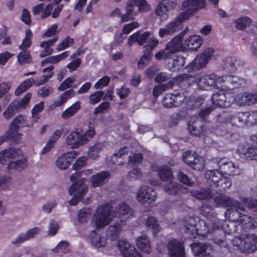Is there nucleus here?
<instances>
[{"mask_svg": "<svg viewBox=\"0 0 257 257\" xmlns=\"http://www.w3.org/2000/svg\"><path fill=\"white\" fill-rule=\"evenodd\" d=\"M115 216L119 218H127L131 215V209L130 207L125 203L121 202L118 204L113 211Z\"/></svg>", "mask_w": 257, "mask_h": 257, "instance_id": "72a5a7b5", "label": "nucleus"}, {"mask_svg": "<svg viewBox=\"0 0 257 257\" xmlns=\"http://www.w3.org/2000/svg\"><path fill=\"white\" fill-rule=\"evenodd\" d=\"M233 244L242 252H253L257 250V237L254 234H248L242 239L237 238L234 240Z\"/></svg>", "mask_w": 257, "mask_h": 257, "instance_id": "39448f33", "label": "nucleus"}, {"mask_svg": "<svg viewBox=\"0 0 257 257\" xmlns=\"http://www.w3.org/2000/svg\"><path fill=\"white\" fill-rule=\"evenodd\" d=\"M53 68L54 67L53 66L51 65L48 67L45 68L43 70V72L46 73L47 72H50V74L48 75H44L42 76V77L40 78L37 79L36 80H34L33 78H31L32 81V84H34L36 86H40L44 84L52 76L53 72H52V71Z\"/></svg>", "mask_w": 257, "mask_h": 257, "instance_id": "ea45409f", "label": "nucleus"}, {"mask_svg": "<svg viewBox=\"0 0 257 257\" xmlns=\"http://www.w3.org/2000/svg\"><path fill=\"white\" fill-rule=\"evenodd\" d=\"M174 94L171 93L166 94L163 99V106L166 108H172L175 106Z\"/></svg>", "mask_w": 257, "mask_h": 257, "instance_id": "0e129e2a", "label": "nucleus"}, {"mask_svg": "<svg viewBox=\"0 0 257 257\" xmlns=\"http://www.w3.org/2000/svg\"><path fill=\"white\" fill-rule=\"evenodd\" d=\"M206 0H186L183 2L182 6L186 9V11L180 13V16L182 15L188 19L198 10L204 8L206 6Z\"/></svg>", "mask_w": 257, "mask_h": 257, "instance_id": "6e6552de", "label": "nucleus"}, {"mask_svg": "<svg viewBox=\"0 0 257 257\" xmlns=\"http://www.w3.org/2000/svg\"><path fill=\"white\" fill-rule=\"evenodd\" d=\"M85 182V179L80 178L77 181L73 183L69 190V194L75 196L83 197L88 191V188Z\"/></svg>", "mask_w": 257, "mask_h": 257, "instance_id": "4be33fe9", "label": "nucleus"}, {"mask_svg": "<svg viewBox=\"0 0 257 257\" xmlns=\"http://www.w3.org/2000/svg\"><path fill=\"white\" fill-rule=\"evenodd\" d=\"M222 172L217 169L207 170L205 172L204 177L207 183L212 188L219 187V180L222 177Z\"/></svg>", "mask_w": 257, "mask_h": 257, "instance_id": "393cba45", "label": "nucleus"}, {"mask_svg": "<svg viewBox=\"0 0 257 257\" xmlns=\"http://www.w3.org/2000/svg\"><path fill=\"white\" fill-rule=\"evenodd\" d=\"M236 104L239 106H250L257 103V93H250L248 92L241 93L235 98Z\"/></svg>", "mask_w": 257, "mask_h": 257, "instance_id": "f3484780", "label": "nucleus"}, {"mask_svg": "<svg viewBox=\"0 0 257 257\" xmlns=\"http://www.w3.org/2000/svg\"><path fill=\"white\" fill-rule=\"evenodd\" d=\"M191 249L196 257H212V249L209 244L203 243H193Z\"/></svg>", "mask_w": 257, "mask_h": 257, "instance_id": "a211bd4d", "label": "nucleus"}, {"mask_svg": "<svg viewBox=\"0 0 257 257\" xmlns=\"http://www.w3.org/2000/svg\"><path fill=\"white\" fill-rule=\"evenodd\" d=\"M226 81L227 84H224V87L231 89L244 87L246 85L245 79L238 77L236 76L227 75Z\"/></svg>", "mask_w": 257, "mask_h": 257, "instance_id": "c85d7f7f", "label": "nucleus"}, {"mask_svg": "<svg viewBox=\"0 0 257 257\" xmlns=\"http://www.w3.org/2000/svg\"><path fill=\"white\" fill-rule=\"evenodd\" d=\"M0 163L3 164L8 163V169L22 171L26 166V159L23 156H19L13 150H5L0 152Z\"/></svg>", "mask_w": 257, "mask_h": 257, "instance_id": "f257e3e1", "label": "nucleus"}, {"mask_svg": "<svg viewBox=\"0 0 257 257\" xmlns=\"http://www.w3.org/2000/svg\"><path fill=\"white\" fill-rule=\"evenodd\" d=\"M80 108V102L79 101L76 102L74 104L64 111L62 113L61 116L64 119L69 118L75 115Z\"/></svg>", "mask_w": 257, "mask_h": 257, "instance_id": "09e8293b", "label": "nucleus"}, {"mask_svg": "<svg viewBox=\"0 0 257 257\" xmlns=\"http://www.w3.org/2000/svg\"><path fill=\"white\" fill-rule=\"evenodd\" d=\"M147 229L151 230L154 234H156L160 230V226L157 219L153 216L148 217L146 220Z\"/></svg>", "mask_w": 257, "mask_h": 257, "instance_id": "49530a36", "label": "nucleus"}, {"mask_svg": "<svg viewBox=\"0 0 257 257\" xmlns=\"http://www.w3.org/2000/svg\"><path fill=\"white\" fill-rule=\"evenodd\" d=\"M130 149L126 147L120 148L117 152L114 153L112 157L111 161L115 165H122L123 164V156L125 154H128Z\"/></svg>", "mask_w": 257, "mask_h": 257, "instance_id": "f704fd0d", "label": "nucleus"}, {"mask_svg": "<svg viewBox=\"0 0 257 257\" xmlns=\"http://www.w3.org/2000/svg\"><path fill=\"white\" fill-rule=\"evenodd\" d=\"M176 6V4L173 1L163 0L158 6L156 11V14L160 17L162 20L167 18V13L173 10Z\"/></svg>", "mask_w": 257, "mask_h": 257, "instance_id": "2eb2a0df", "label": "nucleus"}, {"mask_svg": "<svg viewBox=\"0 0 257 257\" xmlns=\"http://www.w3.org/2000/svg\"><path fill=\"white\" fill-rule=\"evenodd\" d=\"M188 20L184 15L180 16V14L173 21L166 25V27L171 35L180 29L181 24Z\"/></svg>", "mask_w": 257, "mask_h": 257, "instance_id": "c9c22d12", "label": "nucleus"}, {"mask_svg": "<svg viewBox=\"0 0 257 257\" xmlns=\"http://www.w3.org/2000/svg\"><path fill=\"white\" fill-rule=\"evenodd\" d=\"M190 167L195 170H202L205 167V160L202 157L197 155Z\"/></svg>", "mask_w": 257, "mask_h": 257, "instance_id": "5fc2aeb1", "label": "nucleus"}, {"mask_svg": "<svg viewBox=\"0 0 257 257\" xmlns=\"http://www.w3.org/2000/svg\"><path fill=\"white\" fill-rule=\"evenodd\" d=\"M242 203L247 206L249 209L255 211L257 210V200L250 198H243Z\"/></svg>", "mask_w": 257, "mask_h": 257, "instance_id": "774afa93", "label": "nucleus"}, {"mask_svg": "<svg viewBox=\"0 0 257 257\" xmlns=\"http://www.w3.org/2000/svg\"><path fill=\"white\" fill-rule=\"evenodd\" d=\"M69 51L64 52L60 55L56 56H49L41 62V64H44L45 63H52L54 64L59 62L61 60L66 58L69 54Z\"/></svg>", "mask_w": 257, "mask_h": 257, "instance_id": "8fccbe9b", "label": "nucleus"}, {"mask_svg": "<svg viewBox=\"0 0 257 257\" xmlns=\"http://www.w3.org/2000/svg\"><path fill=\"white\" fill-rule=\"evenodd\" d=\"M34 122L32 121L31 122H29L27 120V117L26 116L22 115H19L13 120L11 124L15 126H17L18 128L20 127H31L34 124Z\"/></svg>", "mask_w": 257, "mask_h": 257, "instance_id": "37998d69", "label": "nucleus"}, {"mask_svg": "<svg viewBox=\"0 0 257 257\" xmlns=\"http://www.w3.org/2000/svg\"><path fill=\"white\" fill-rule=\"evenodd\" d=\"M76 79L74 77H69L64 80L61 85L58 87L59 91H64L68 88H75L77 87L76 84H74Z\"/></svg>", "mask_w": 257, "mask_h": 257, "instance_id": "603ef678", "label": "nucleus"}, {"mask_svg": "<svg viewBox=\"0 0 257 257\" xmlns=\"http://www.w3.org/2000/svg\"><path fill=\"white\" fill-rule=\"evenodd\" d=\"M202 44V39L200 36H191L183 42V48L186 51H196Z\"/></svg>", "mask_w": 257, "mask_h": 257, "instance_id": "b1692460", "label": "nucleus"}, {"mask_svg": "<svg viewBox=\"0 0 257 257\" xmlns=\"http://www.w3.org/2000/svg\"><path fill=\"white\" fill-rule=\"evenodd\" d=\"M32 85V81L31 79H28L23 82L21 85L16 89L15 94L17 96L21 95L24 91L28 90Z\"/></svg>", "mask_w": 257, "mask_h": 257, "instance_id": "680f3d73", "label": "nucleus"}, {"mask_svg": "<svg viewBox=\"0 0 257 257\" xmlns=\"http://www.w3.org/2000/svg\"><path fill=\"white\" fill-rule=\"evenodd\" d=\"M188 129L191 134L196 137L203 136L206 133L204 122L199 118L189 121Z\"/></svg>", "mask_w": 257, "mask_h": 257, "instance_id": "412c9836", "label": "nucleus"}, {"mask_svg": "<svg viewBox=\"0 0 257 257\" xmlns=\"http://www.w3.org/2000/svg\"><path fill=\"white\" fill-rule=\"evenodd\" d=\"M150 9L146 0H128L126 6V12L136 16L138 12H145Z\"/></svg>", "mask_w": 257, "mask_h": 257, "instance_id": "f8f14e48", "label": "nucleus"}, {"mask_svg": "<svg viewBox=\"0 0 257 257\" xmlns=\"http://www.w3.org/2000/svg\"><path fill=\"white\" fill-rule=\"evenodd\" d=\"M111 206L107 205H101L97 208L93 220L96 228H103L112 221L113 216L111 214Z\"/></svg>", "mask_w": 257, "mask_h": 257, "instance_id": "7ed1b4c3", "label": "nucleus"}, {"mask_svg": "<svg viewBox=\"0 0 257 257\" xmlns=\"http://www.w3.org/2000/svg\"><path fill=\"white\" fill-rule=\"evenodd\" d=\"M78 155V153L76 151L63 154L56 160V165L60 170H66Z\"/></svg>", "mask_w": 257, "mask_h": 257, "instance_id": "dca6fc26", "label": "nucleus"}, {"mask_svg": "<svg viewBox=\"0 0 257 257\" xmlns=\"http://www.w3.org/2000/svg\"><path fill=\"white\" fill-rule=\"evenodd\" d=\"M197 155V154L192 153L190 151H186L183 154V160L188 166H190Z\"/></svg>", "mask_w": 257, "mask_h": 257, "instance_id": "69168bd1", "label": "nucleus"}, {"mask_svg": "<svg viewBox=\"0 0 257 257\" xmlns=\"http://www.w3.org/2000/svg\"><path fill=\"white\" fill-rule=\"evenodd\" d=\"M211 100L214 105L225 107L229 106L235 98L230 93L219 91L212 96Z\"/></svg>", "mask_w": 257, "mask_h": 257, "instance_id": "9b49d317", "label": "nucleus"}, {"mask_svg": "<svg viewBox=\"0 0 257 257\" xmlns=\"http://www.w3.org/2000/svg\"><path fill=\"white\" fill-rule=\"evenodd\" d=\"M246 115L244 112H239L231 116V122L232 125L241 127L246 124Z\"/></svg>", "mask_w": 257, "mask_h": 257, "instance_id": "de8ad7c7", "label": "nucleus"}, {"mask_svg": "<svg viewBox=\"0 0 257 257\" xmlns=\"http://www.w3.org/2000/svg\"><path fill=\"white\" fill-rule=\"evenodd\" d=\"M75 91L73 89L65 91L60 95L59 99L54 102V105L56 107H59L63 105L68 99L73 97L75 95Z\"/></svg>", "mask_w": 257, "mask_h": 257, "instance_id": "a19ab883", "label": "nucleus"}, {"mask_svg": "<svg viewBox=\"0 0 257 257\" xmlns=\"http://www.w3.org/2000/svg\"><path fill=\"white\" fill-rule=\"evenodd\" d=\"M152 169L154 171H158L160 179L164 182H170L173 181L174 176L173 171L168 166L157 167L155 165H152Z\"/></svg>", "mask_w": 257, "mask_h": 257, "instance_id": "5701e85b", "label": "nucleus"}, {"mask_svg": "<svg viewBox=\"0 0 257 257\" xmlns=\"http://www.w3.org/2000/svg\"><path fill=\"white\" fill-rule=\"evenodd\" d=\"M121 231V224L116 223L108 227L106 231V236L108 239L111 240H116L118 238Z\"/></svg>", "mask_w": 257, "mask_h": 257, "instance_id": "473e14b6", "label": "nucleus"}, {"mask_svg": "<svg viewBox=\"0 0 257 257\" xmlns=\"http://www.w3.org/2000/svg\"><path fill=\"white\" fill-rule=\"evenodd\" d=\"M251 23V19L247 17L239 18L234 21L235 27L239 30H242Z\"/></svg>", "mask_w": 257, "mask_h": 257, "instance_id": "6e6d98bb", "label": "nucleus"}, {"mask_svg": "<svg viewBox=\"0 0 257 257\" xmlns=\"http://www.w3.org/2000/svg\"><path fill=\"white\" fill-rule=\"evenodd\" d=\"M19 130L17 126L11 123L6 135L4 136L6 137V140L10 139L15 142L19 141L21 136V134L19 133Z\"/></svg>", "mask_w": 257, "mask_h": 257, "instance_id": "c03bdc74", "label": "nucleus"}, {"mask_svg": "<svg viewBox=\"0 0 257 257\" xmlns=\"http://www.w3.org/2000/svg\"><path fill=\"white\" fill-rule=\"evenodd\" d=\"M173 84L171 81L168 83L157 85L153 89V94L155 96H158L163 92L166 91L169 88H171Z\"/></svg>", "mask_w": 257, "mask_h": 257, "instance_id": "052dcab7", "label": "nucleus"}, {"mask_svg": "<svg viewBox=\"0 0 257 257\" xmlns=\"http://www.w3.org/2000/svg\"><path fill=\"white\" fill-rule=\"evenodd\" d=\"M215 75H205L201 77L198 82V86L200 89L208 90L215 87Z\"/></svg>", "mask_w": 257, "mask_h": 257, "instance_id": "7c9ffc66", "label": "nucleus"}, {"mask_svg": "<svg viewBox=\"0 0 257 257\" xmlns=\"http://www.w3.org/2000/svg\"><path fill=\"white\" fill-rule=\"evenodd\" d=\"M44 107V103L43 102H41L38 104H36L33 108L32 111L33 121L35 123L40 118L39 112L42 111Z\"/></svg>", "mask_w": 257, "mask_h": 257, "instance_id": "e2e57ef3", "label": "nucleus"}, {"mask_svg": "<svg viewBox=\"0 0 257 257\" xmlns=\"http://www.w3.org/2000/svg\"><path fill=\"white\" fill-rule=\"evenodd\" d=\"M242 210H238V208L234 209V211L228 217L232 220H236L238 225L241 228H251L254 227V220L250 216L245 214V208L242 203H240Z\"/></svg>", "mask_w": 257, "mask_h": 257, "instance_id": "20e7f679", "label": "nucleus"}, {"mask_svg": "<svg viewBox=\"0 0 257 257\" xmlns=\"http://www.w3.org/2000/svg\"><path fill=\"white\" fill-rule=\"evenodd\" d=\"M57 39L58 37H55L48 41H44L40 44V47L44 49V50L40 54V56L41 57H45V56L52 54L53 49L50 48V46H53Z\"/></svg>", "mask_w": 257, "mask_h": 257, "instance_id": "58836bf2", "label": "nucleus"}, {"mask_svg": "<svg viewBox=\"0 0 257 257\" xmlns=\"http://www.w3.org/2000/svg\"><path fill=\"white\" fill-rule=\"evenodd\" d=\"M18 60L20 64L31 63L33 62L29 52L23 51L20 52L17 56Z\"/></svg>", "mask_w": 257, "mask_h": 257, "instance_id": "13d9d810", "label": "nucleus"}, {"mask_svg": "<svg viewBox=\"0 0 257 257\" xmlns=\"http://www.w3.org/2000/svg\"><path fill=\"white\" fill-rule=\"evenodd\" d=\"M177 177L178 180L180 182L187 186H192L195 183L194 182L191 180L186 174L180 170L178 172Z\"/></svg>", "mask_w": 257, "mask_h": 257, "instance_id": "4d7b16f0", "label": "nucleus"}, {"mask_svg": "<svg viewBox=\"0 0 257 257\" xmlns=\"http://www.w3.org/2000/svg\"><path fill=\"white\" fill-rule=\"evenodd\" d=\"M104 147L103 143L99 142L95 144L89 149L88 152V157L91 159H96L99 157V153L102 151Z\"/></svg>", "mask_w": 257, "mask_h": 257, "instance_id": "79ce46f5", "label": "nucleus"}, {"mask_svg": "<svg viewBox=\"0 0 257 257\" xmlns=\"http://www.w3.org/2000/svg\"><path fill=\"white\" fill-rule=\"evenodd\" d=\"M211 58V56L209 52L204 51L201 55H198L194 59L193 62L189 64H206L208 63Z\"/></svg>", "mask_w": 257, "mask_h": 257, "instance_id": "864d4df0", "label": "nucleus"}, {"mask_svg": "<svg viewBox=\"0 0 257 257\" xmlns=\"http://www.w3.org/2000/svg\"><path fill=\"white\" fill-rule=\"evenodd\" d=\"M239 156L243 159H247L257 161V147L249 145H240L237 149Z\"/></svg>", "mask_w": 257, "mask_h": 257, "instance_id": "aec40b11", "label": "nucleus"}, {"mask_svg": "<svg viewBox=\"0 0 257 257\" xmlns=\"http://www.w3.org/2000/svg\"><path fill=\"white\" fill-rule=\"evenodd\" d=\"M172 55L169 50L166 47L165 49L157 53L155 56L157 59L160 60L170 58Z\"/></svg>", "mask_w": 257, "mask_h": 257, "instance_id": "338daca9", "label": "nucleus"}, {"mask_svg": "<svg viewBox=\"0 0 257 257\" xmlns=\"http://www.w3.org/2000/svg\"><path fill=\"white\" fill-rule=\"evenodd\" d=\"M170 257H185L184 243L176 239L170 240L167 245Z\"/></svg>", "mask_w": 257, "mask_h": 257, "instance_id": "ddd939ff", "label": "nucleus"}, {"mask_svg": "<svg viewBox=\"0 0 257 257\" xmlns=\"http://www.w3.org/2000/svg\"><path fill=\"white\" fill-rule=\"evenodd\" d=\"M69 243L66 241H61L58 245L52 249V251L55 253L62 252L66 253L69 252Z\"/></svg>", "mask_w": 257, "mask_h": 257, "instance_id": "bf43d9fd", "label": "nucleus"}, {"mask_svg": "<svg viewBox=\"0 0 257 257\" xmlns=\"http://www.w3.org/2000/svg\"><path fill=\"white\" fill-rule=\"evenodd\" d=\"M216 191L213 189L200 188L190 192L191 195L199 200H208L215 196Z\"/></svg>", "mask_w": 257, "mask_h": 257, "instance_id": "cd10ccee", "label": "nucleus"}, {"mask_svg": "<svg viewBox=\"0 0 257 257\" xmlns=\"http://www.w3.org/2000/svg\"><path fill=\"white\" fill-rule=\"evenodd\" d=\"M118 247L122 254L125 257H141L140 254L136 251L135 247L125 240H119Z\"/></svg>", "mask_w": 257, "mask_h": 257, "instance_id": "6ab92c4d", "label": "nucleus"}, {"mask_svg": "<svg viewBox=\"0 0 257 257\" xmlns=\"http://www.w3.org/2000/svg\"><path fill=\"white\" fill-rule=\"evenodd\" d=\"M94 135L95 130L93 127H90L85 133L81 129L77 128L67 137L66 142L71 148L77 149L87 144Z\"/></svg>", "mask_w": 257, "mask_h": 257, "instance_id": "f03ea898", "label": "nucleus"}, {"mask_svg": "<svg viewBox=\"0 0 257 257\" xmlns=\"http://www.w3.org/2000/svg\"><path fill=\"white\" fill-rule=\"evenodd\" d=\"M156 198V192L151 187L146 186L140 188L137 196L138 201L144 205L153 203Z\"/></svg>", "mask_w": 257, "mask_h": 257, "instance_id": "9d476101", "label": "nucleus"}, {"mask_svg": "<svg viewBox=\"0 0 257 257\" xmlns=\"http://www.w3.org/2000/svg\"><path fill=\"white\" fill-rule=\"evenodd\" d=\"M186 32V30L182 32L179 35L173 38L170 42L167 43L166 47L172 54L178 51L184 50L183 43H182L181 40Z\"/></svg>", "mask_w": 257, "mask_h": 257, "instance_id": "a878e982", "label": "nucleus"}, {"mask_svg": "<svg viewBox=\"0 0 257 257\" xmlns=\"http://www.w3.org/2000/svg\"><path fill=\"white\" fill-rule=\"evenodd\" d=\"M31 97L32 94L28 93L23 99H16L13 101L4 112L5 118L9 119L12 118L17 111L22 108H25Z\"/></svg>", "mask_w": 257, "mask_h": 257, "instance_id": "423d86ee", "label": "nucleus"}, {"mask_svg": "<svg viewBox=\"0 0 257 257\" xmlns=\"http://www.w3.org/2000/svg\"><path fill=\"white\" fill-rule=\"evenodd\" d=\"M182 187L180 184L172 181L168 182L164 185V190L168 194L175 195L180 191Z\"/></svg>", "mask_w": 257, "mask_h": 257, "instance_id": "a18cd8bd", "label": "nucleus"}, {"mask_svg": "<svg viewBox=\"0 0 257 257\" xmlns=\"http://www.w3.org/2000/svg\"><path fill=\"white\" fill-rule=\"evenodd\" d=\"M53 10V5L52 4H49L44 8V4L42 3L34 7L32 9V12L35 15H38L42 13L41 18L44 19L51 15V12Z\"/></svg>", "mask_w": 257, "mask_h": 257, "instance_id": "c756f323", "label": "nucleus"}, {"mask_svg": "<svg viewBox=\"0 0 257 257\" xmlns=\"http://www.w3.org/2000/svg\"><path fill=\"white\" fill-rule=\"evenodd\" d=\"M151 33L146 32L140 34L139 31L130 36L128 39V44L132 46L134 42H137L139 45H143L146 42L148 38L150 36Z\"/></svg>", "mask_w": 257, "mask_h": 257, "instance_id": "2f4dec72", "label": "nucleus"}, {"mask_svg": "<svg viewBox=\"0 0 257 257\" xmlns=\"http://www.w3.org/2000/svg\"><path fill=\"white\" fill-rule=\"evenodd\" d=\"M214 202L217 206L229 207L225 214L230 216L234 211V209L238 208V210H242V208L239 207L241 202L234 200L225 195H218L214 198Z\"/></svg>", "mask_w": 257, "mask_h": 257, "instance_id": "0eeeda50", "label": "nucleus"}, {"mask_svg": "<svg viewBox=\"0 0 257 257\" xmlns=\"http://www.w3.org/2000/svg\"><path fill=\"white\" fill-rule=\"evenodd\" d=\"M185 231L193 237H195L197 235L206 236L209 233V229L204 220H200L198 224L186 226Z\"/></svg>", "mask_w": 257, "mask_h": 257, "instance_id": "4468645a", "label": "nucleus"}, {"mask_svg": "<svg viewBox=\"0 0 257 257\" xmlns=\"http://www.w3.org/2000/svg\"><path fill=\"white\" fill-rule=\"evenodd\" d=\"M238 225L236 220L226 221L222 224L223 230H220V231L222 236L224 235V233L230 234L237 232L238 230Z\"/></svg>", "mask_w": 257, "mask_h": 257, "instance_id": "e433bc0d", "label": "nucleus"}, {"mask_svg": "<svg viewBox=\"0 0 257 257\" xmlns=\"http://www.w3.org/2000/svg\"><path fill=\"white\" fill-rule=\"evenodd\" d=\"M137 244L142 251L149 253L151 250L150 240L146 234L139 237L137 239Z\"/></svg>", "mask_w": 257, "mask_h": 257, "instance_id": "4c0bfd02", "label": "nucleus"}, {"mask_svg": "<svg viewBox=\"0 0 257 257\" xmlns=\"http://www.w3.org/2000/svg\"><path fill=\"white\" fill-rule=\"evenodd\" d=\"M109 176L110 174L107 171H102L92 175L90 178L91 186L94 188L102 186L107 182Z\"/></svg>", "mask_w": 257, "mask_h": 257, "instance_id": "bb28decb", "label": "nucleus"}, {"mask_svg": "<svg viewBox=\"0 0 257 257\" xmlns=\"http://www.w3.org/2000/svg\"><path fill=\"white\" fill-rule=\"evenodd\" d=\"M91 209L89 208H82L79 210L77 218L81 223H85L88 221L90 218Z\"/></svg>", "mask_w": 257, "mask_h": 257, "instance_id": "3c124183", "label": "nucleus"}, {"mask_svg": "<svg viewBox=\"0 0 257 257\" xmlns=\"http://www.w3.org/2000/svg\"><path fill=\"white\" fill-rule=\"evenodd\" d=\"M213 162L216 163L219 169L226 174L234 176L240 173L239 168L226 158H215Z\"/></svg>", "mask_w": 257, "mask_h": 257, "instance_id": "1a4fd4ad", "label": "nucleus"}]
</instances>
